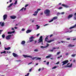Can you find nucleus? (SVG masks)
<instances>
[{
	"instance_id": "5fc2aeb1",
	"label": "nucleus",
	"mask_w": 76,
	"mask_h": 76,
	"mask_svg": "<svg viewBox=\"0 0 76 76\" xmlns=\"http://www.w3.org/2000/svg\"><path fill=\"white\" fill-rule=\"evenodd\" d=\"M66 39L67 40H70V38H67Z\"/></svg>"
},
{
	"instance_id": "37998d69",
	"label": "nucleus",
	"mask_w": 76,
	"mask_h": 76,
	"mask_svg": "<svg viewBox=\"0 0 76 76\" xmlns=\"http://www.w3.org/2000/svg\"><path fill=\"white\" fill-rule=\"evenodd\" d=\"M60 14H61V15H64V12H61L60 13Z\"/></svg>"
},
{
	"instance_id": "338daca9",
	"label": "nucleus",
	"mask_w": 76,
	"mask_h": 76,
	"mask_svg": "<svg viewBox=\"0 0 76 76\" xmlns=\"http://www.w3.org/2000/svg\"><path fill=\"white\" fill-rule=\"evenodd\" d=\"M52 36H53V34H51V35H50V37H52Z\"/></svg>"
},
{
	"instance_id": "9b49d317",
	"label": "nucleus",
	"mask_w": 76,
	"mask_h": 76,
	"mask_svg": "<svg viewBox=\"0 0 76 76\" xmlns=\"http://www.w3.org/2000/svg\"><path fill=\"white\" fill-rule=\"evenodd\" d=\"M12 55L14 57H18V54L15 53H12Z\"/></svg>"
},
{
	"instance_id": "680f3d73",
	"label": "nucleus",
	"mask_w": 76,
	"mask_h": 76,
	"mask_svg": "<svg viewBox=\"0 0 76 76\" xmlns=\"http://www.w3.org/2000/svg\"><path fill=\"white\" fill-rule=\"evenodd\" d=\"M32 62H31L30 63H29L28 64H32Z\"/></svg>"
},
{
	"instance_id": "39448f33",
	"label": "nucleus",
	"mask_w": 76,
	"mask_h": 76,
	"mask_svg": "<svg viewBox=\"0 0 76 76\" xmlns=\"http://www.w3.org/2000/svg\"><path fill=\"white\" fill-rule=\"evenodd\" d=\"M69 62V61L68 60H66V61H63L62 62V63H63V64H62V66H64V65H65L66 64H67V63Z\"/></svg>"
},
{
	"instance_id": "6ab92c4d",
	"label": "nucleus",
	"mask_w": 76,
	"mask_h": 76,
	"mask_svg": "<svg viewBox=\"0 0 76 76\" xmlns=\"http://www.w3.org/2000/svg\"><path fill=\"white\" fill-rule=\"evenodd\" d=\"M52 56V55L51 54H50L49 56H47L46 57V58H50V57H51Z\"/></svg>"
},
{
	"instance_id": "7c9ffc66",
	"label": "nucleus",
	"mask_w": 76,
	"mask_h": 76,
	"mask_svg": "<svg viewBox=\"0 0 76 76\" xmlns=\"http://www.w3.org/2000/svg\"><path fill=\"white\" fill-rule=\"evenodd\" d=\"M57 68V66H54L52 68V69H56Z\"/></svg>"
},
{
	"instance_id": "2f4dec72",
	"label": "nucleus",
	"mask_w": 76,
	"mask_h": 76,
	"mask_svg": "<svg viewBox=\"0 0 76 76\" xmlns=\"http://www.w3.org/2000/svg\"><path fill=\"white\" fill-rule=\"evenodd\" d=\"M23 9H24V7H23L19 11L20 12V11H21V12H22V11H23Z\"/></svg>"
},
{
	"instance_id": "cd10ccee",
	"label": "nucleus",
	"mask_w": 76,
	"mask_h": 76,
	"mask_svg": "<svg viewBox=\"0 0 76 76\" xmlns=\"http://www.w3.org/2000/svg\"><path fill=\"white\" fill-rule=\"evenodd\" d=\"M48 46H49V44L48 43H47L46 46H45V48H47V47H48Z\"/></svg>"
},
{
	"instance_id": "423d86ee",
	"label": "nucleus",
	"mask_w": 76,
	"mask_h": 76,
	"mask_svg": "<svg viewBox=\"0 0 76 76\" xmlns=\"http://www.w3.org/2000/svg\"><path fill=\"white\" fill-rule=\"evenodd\" d=\"M35 58H37L36 60H41V58L36 57H33L32 58V60H35Z\"/></svg>"
},
{
	"instance_id": "f257e3e1",
	"label": "nucleus",
	"mask_w": 76,
	"mask_h": 76,
	"mask_svg": "<svg viewBox=\"0 0 76 76\" xmlns=\"http://www.w3.org/2000/svg\"><path fill=\"white\" fill-rule=\"evenodd\" d=\"M49 36H47V37L45 38V41H47V42L48 43H50V42H51L53 41H54V39H50V40L48 41V37Z\"/></svg>"
},
{
	"instance_id": "f3484780",
	"label": "nucleus",
	"mask_w": 76,
	"mask_h": 76,
	"mask_svg": "<svg viewBox=\"0 0 76 76\" xmlns=\"http://www.w3.org/2000/svg\"><path fill=\"white\" fill-rule=\"evenodd\" d=\"M32 31V30H28L26 31V34H28V33H29L30 32H31Z\"/></svg>"
},
{
	"instance_id": "20e7f679",
	"label": "nucleus",
	"mask_w": 76,
	"mask_h": 76,
	"mask_svg": "<svg viewBox=\"0 0 76 76\" xmlns=\"http://www.w3.org/2000/svg\"><path fill=\"white\" fill-rule=\"evenodd\" d=\"M57 18H58V17L57 16L54 17L52 19L49 21V22H53L54 20L57 19Z\"/></svg>"
},
{
	"instance_id": "8fccbe9b",
	"label": "nucleus",
	"mask_w": 76,
	"mask_h": 76,
	"mask_svg": "<svg viewBox=\"0 0 76 76\" xmlns=\"http://www.w3.org/2000/svg\"><path fill=\"white\" fill-rule=\"evenodd\" d=\"M41 10V9H38L37 11H38H38H39V10Z\"/></svg>"
},
{
	"instance_id": "f8f14e48",
	"label": "nucleus",
	"mask_w": 76,
	"mask_h": 76,
	"mask_svg": "<svg viewBox=\"0 0 76 76\" xmlns=\"http://www.w3.org/2000/svg\"><path fill=\"white\" fill-rule=\"evenodd\" d=\"M15 32V31H13L11 32H8L7 33L8 34H14Z\"/></svg>"
},
{
	"instance_id": "5701e85b",
	"label": "nucleus",
	"mask_w": 76,
	"mask_h": 76,
	"mask_svg": "<svg viewBox=\"0 0 76 76\" xmlns=\"http://www.w3.org/2000/svg\"><path fill=\"white\" fill-rule=\"evenodd\" d=\"M13 5V3L9 5L7 7H10Z\"/></svg>"
},
{
	"instance_id": "4c0bfd02",
	"label": "nucleus",
	"mask_w": 76,
	"mask_h": 76,
	"mask_svg": "<svg viewBox=\"0 0 76 76\" xmlns=\"http://www.w3.org/2000/svg\"><path fill=\"white\" fill-rule=\"evenodd\" d=\"M53 49L52 50H49V51H50L51 52H53Z\"/></svg>"
},
{
	"instance_id": "13d9d810",
	"label": "nucleus",
	"mask_w": 76,
	"mask_h": 76,
	"mask_svg": "<svg viewBox=\"0 0 76 76\" xmlns=\"http://www.w3.org/2000/svg\"><path fill=\"white\" fill-rule=\"evenodd\" d=\"M28 6V4H26L25 6V7H27V6Z\"/></svg>"
},
{
	"instance_id": "a18cd8bd",
	"label": "nucleus",
	"mask_w": 76,
	"mask_h": 76,
	"mask_svg": "<svg viewBox=\"0 0 76 76\" xmlns=\"http://www.w3.org/2000/svg\"><path fill=\"white\" fill-rule=\"evenodd\" d=\"M59 63H60V62L58 61L56 63V64H59Z\"/></svg>"
},
{
	"instance_id": "e433bc0d",
	"label": "nucleus",
	"mask_w": 76,
	"mask_h": 76,
	"mask_svg": "<svg viewBox=\"0 0 76 76\" xmlns=\"http://www.w3.org/2000/svg\"><path fill=\"white\" fill-rule=\"evenodd\" d=\"M76 56V54H73L72 55V56L73 57H75V56Z\"/></svg>"
},
{
	"instance_id": "dca6fc26",
	"label": "nucleus",
	"mask_w": 76,
	"mask_h": 76,
	"mask_svg": "<svg viewBox=\"0 0 76 76\" xmlns=\"http://www.w3.org/2000/svg\"><path fill=\"white\" fill-rule=\"evenodd\" d=\"M72 16H73L72 14L69 15L68 17V18L69 19H70L71 18H72Z\"/></svg>"
},
{
	"instance_id": "412c9836",
	"label": "nucleus",
	"mask_w": 76,
	"mask_h": 76,
	"mask_svg": "<svg viewBox=\"0 0 76 76\" xmlns=\"http://www.w3.org/2000/svg\"><path fill=\"white\" fill-rule=\"evenodd\" d=\"M10 47H9L8 48H5V50H10Z\"/></svg>"
},
{
	"instance_id": "bf43d9fd",
	"label": "nucleus",
	"mask_w": 76,
	"mask_h": 76,
	"mask_svg": "<svg viewBox=\"0 0 76 76\" xmlns=\"http://www.w3.org/2000/svg\"><path fill=\"white\" fill-rule=\"evenodd\" d=\"M65 55H66V56H68V55H69V53H66Z\"/></svg>"
},
{
	"instance_id": "c03bdc74",
	"label": "nucleus",
	"mask_w": 76,
	"mask_h": 76,
	"mask_svg": "<svg viewBox=\"0 0 76 76\" xmlns=\"http://www.w3.org/2000/svg\"><path fill=\"white\" fill-rule=\"evenodd\" d=\"M11 29H12V30H14L13 31H15V29L13 27L11 28Z\"/></svg>"
},
{
	"instance_id": "79ce46f5",
	"label": "nucleus",
	"mask_w": 76,
	"mask_h": 76,
	"mask_svg": "<svg viewBox=\"0 0 76 76\" xmlns=\"http://www.w3.org/2000/svg\"><path fill=\"white\" fill-rule=\"evenodd\" d=\"M18 1H16L15 3H14V4L15 5L17 3V2Z\"/></svg>"
},
{
	"instance_id": "aec40b11",
	"label": "nucleus",
	"mask_w": 76,
	"mask_h": 76,
	"mask_svg": "<svg viewBox=\"0 0 76 76\" xmlns=\"http://www.w3.org/2000/svg\"><path fill=\"white\" fill-rule=\"evenodd\" d=\"M25 44V41L23 40L22 41L21 44H22V45H23L24 44Z\"/></svg>"
},
{
	"instance_id": "f704fd0d",
	"label": "nucleus",
	"mask_w": 76,
	"mask_h": 76,
	"mask_svg": "<svg viewBox=\"0 0 76 76\" xmlns=\"http://www.w3.org/2000/svg\"><path fill=\"white\" fill-rule=\"evenodd\" d=\"M76 15H74V20H76Z\"/></svg>"
},
{
	"instance_id": "09e8293b",
	"label": "nucleus",
	"mask_w": 76,
	"mask_h": 76,
	"mask_svg": "<svg viewBox=\"0 0 76 76\" xmlns=\"http://www.w3.org/2000/svg\"><path fill=\"white\" fill-rule=\"evenodd\" d=\"M34 41L33 39H31V40H30L29 42H31L32 41Z\"/></svg>"
},
{
	"instance_id": "ea45409f",
	"label": "nucleus",
	"mask_w": 76,
	"mask_h": 76,
	"mask_svg": "<svg viewBox=\"0 0 76 76\" xmlns=\"http://www.w3.org/2000/svg\"><path fill=\"white\" fill-rule=\"evenodd\" d=\"M49 24H45V25H44V26H47Z\"/></svg>"
},
{
	"instance_id": "69168bd1",
	"label": "nucleus",
	"mask_w": 76,
	"mask_h": 76,
	"mask_svg": "<svg viewBox=\"0 0 76 76\" xmlns=\"http://www.w3.org/2000/svg\"><path fill=\"white\" fill-rule=\"evenodd\" d=\"M61 42H62V43H63V42H63V41H61Z\"/></svg>"
},
{
	"instance_id": "864d4df0",
	"label": "nucleus",
	"mask_w": 76,
	"mask_h": 76,
	"mask_svg": "<svg viewBox=\"0 0 76 76\" xmlns=\"http://www.w3.org/2000/svg\"><path fill=\"white\" fill-rule=\"evenodd\" d=\"M3 31V30H0V34H1V32Z\"/></svg>"
},
{
	"instance_id": "2eb2a0df",
	"label": "nucleus",
	"mask_w": 76,
	"mask_h": 76,
	"mask_svg": "<svg viewBox=\"0 0 76 76\" xmlns=\"http://www.w3.org/2000/svg\"><path fill=\"white\" fill-rule=\"evenodd\" d=\"M76 24L74 25L73 26L69 28V29H72V28H76Z\"/></svg>"
},
{
	"instance_id": "4468645a",
	"label": "nucleus",
	"mask_w": 76,
	"mask_h": 76,
	"mask_svg": "<svg viewBox=\"0 0 76 76\" xmlns=\"http://www.w3.org/2000/svg\"><path fill=\"white\" fill-rule=\"evenodd\" d=\"M10 36H11L10 35H8V36L6 37V39H7V40H9V39H10Z\"/></svg>"
},
{
	"instance_id": "603ef678",
	"label": "nucleus",
	"mask_w": 76,
	"mask_h": 76,
	"mask_svg": "<svg viewBox=\"0 0 76 76\" xmlns=\"http://www.w3.org/2000/svg\"><path fill=\"white\" fill-rule=\"evenodd\" d=\"M49 62H47L46 63V64H47V65H49Z\"/></svg>"
},
{
	"instance_id": "052dcab7",
	"label": "nucleus",
	"mask_w": 76,
	"mask_h": 76,
	"mask_svg": "<svg viewBox=\"0 0 76 76\" xmlns=\"http://www.w3.org/2000/svg\"><path fill=\"white\" fill-rule=\"evenodd\" d=\"M41 71V69L40 68H39L38 70V72H40V71Z\"/></svg>"
},
{
	"instance_id": "0eeeda50",
	"label": "nucleus",
	"mask_w": 76,
	"mask_h": 76,
	"mask_svg": "<svg viewBox=\"0 0 76 76\" xmlns=\"http://www.w3.org/2000/svg\"><path fill=\"white\" fill-rule=\"evenodd\" d=\"M70 64V63H69L67 64V65L65 66L64 67L65 68H67V67H71L72 66V64H71L70 65H68Z\"/></svg>"
},
{
	"instance_id": "c756f323",
	"label": "nucleus",
	"mask_w": 76,
	"mask_h": 76,
	"mask_svg": "<svg viewBox=\"0 0 76 76\" xmlns=\"http://www.w3.org/2000/svg\"><path fill=\"white\" fill-rule=\"evenodd\" d=\"M74 45H73L71 44H70L69 45V47H74Z\"/></svg>"
},
{
	"instance_id": "6e6d98bb",
	"label": "nucleus",
	"mask_w": 76,
	"mask_h": 76,
	"mask_svg": "<svg viewBox=\"0 0 76 76\" xmlns=\"http://www.w3.org/2000/svg\"><path fill=\"white\" fill-rule=\"evenodd\" d=\"M56 49H57V48H53V49L54 50Z\"/></svg>"
},
{
	"instance_id": "58836bf2",
	"label": "nucleus",
	"mask_w": 76,
	"mask_h": 76,
	"mask_svg": "<svg viewBox=\"0 0 76 76\" xmlns=\"http://www.w3.org/2000/svg\"><path fill=\"white\" fill-rule=\"evenodd\" d=\"M60 54V52H58V53H57V55H59Z\"/></svg>"
},
{
	"instance_id": "a19ab883",
	"label": "nucleus",
	"mask_w": 76,
	"mask_h": 76,
	"mask_svg": "<svg viewBox=\"0 0 76 76\" xmlns=\"http://www.w3.org/2000/svg\"><path fill=\"white\" fill-rule=\"evenodd\" d=\"M29 73H28L27 75H26L25 76H29Z\"/></svg>"
},
{
	"instance_id": "9d476101",
	"label": "nucleus",
	"mask_w": 76,
	"mask_h": 76,
	"mask_svg": "<svg viewBox=\"0 0 76 76\" xmlns=\"http://www.w3.org/2000/svg\"><path fill=\"white\" fill-rule=\"evenodd\" d=\"M38 13V11H36L35 12H34V13L33 14V15L34 16H37Z\"/></svg>"
},
{
	"instance_id": "72a5a7b5",
	"label": "nucleus",
	"mask_w": 76,
	"mask_h": 76,
	"mask_svg": "<svg viewBox=\"0 0 76 76\" xmlns=\"http://www.w3.org/2000/svg\"><path fill=\"white\" fill-rule=\"evenodd\" d=\"M61 57H62V55H61L60 56L58 57H57V59H58L59 58H61Z\"/></svg>"
},
{
	"instance_id": "6e6552de",
	"label": "nucleus",
	"mask_w": 76,
	"mask_h": 76,
	"mask_svg": "<svg viewBox=\"0 0 76 76\" xmlns=\"http://www.w3.org/2000/svg\"><path fill=\"white\" fill-rule=\"evenodd\" d=\"M3 20H5L6 19H7V15L6 14H5L3 15Z\"/></svg>"
},
{
	"instance_id": "774afa93",
	"label": "nucleus",
	"mask_w": 76,
	"mask_h": 76,
	"mask_svg": "<svg viewBox=\"0 0 76 76\" xmlns=\"http://www.w3.org/2000/svg\"><path fill=\"white\" fill-rule=\"evenodd\" d=\"M34 42H35L34 44H35L36 43V42H37V41L35 40L34 41Z\"/></svg>"
},
{
	"instance_id": "3c124183",
	"label": "nucleus",
	"mask_w": 76,
	"mask_h": 76,
	"mask_svg": "<svg viewBox=\"0 0 76 76\" xmlns=\"http://www.w3.org/2000/svg\"><path fill=\"white\" fill-rule=\"evenodd\" d=\"M62 9V7H59V8L58 9Z\"/></svg>"
},
{
	"instance_id": "4be33fe9",
	"label": "nucleus",
	"mask_w": 76,
	"mask_h": 76,
	"mask_svg": "<svg viewBox=\"0 0 76 76\" xmlns=\"http://www.w3.org/2000/svg\"><path fill=\"white\" fill-rule=\"evenodd\" d=\"M35 38L33 36H31L29 38V39H35Z\"/></svg>"
},
{
	"instance_id": "b1692460",
	"label": "nucleus",
	"mask_w": 76,
	"mask_h": 76,
	"mask_svg": "<svg viewBox=\"0 0 76 76\" xmlns=\"http://www.w3.org/2000/svg\"><path fill=\"white\" fill-rule=\"evenodd\" d=\"M23 56H24L25 58H26V57H28V55H23Z\"/></svg>"
},
{
	"instance_id": "ddd939ff",
	"label": "nucleus",
	"mask_w": 76,
	"mask_h": 76,
	"mask_svg": "<svg viewBox=\"0 0 76 76\" xmlns=\"http://www.w3.org/2000/svg\"><path fill=\"white\" fill-rule=\"evenodd\" d=\"M61 5L62 6L64 7H66V8H68V7H69V6L66 5L62 4Z\"/></svg>"
},
{
	"instance_id": "1a4fd4ad",
	"label": "nucleus",
	"mask_w": 76,
	"mask_h": 76,
	"mask_svg": "<svg viewBox=\"0 0 76 76\" xmlns=\"http://www.w3.org/2000/svg\"><path fill=\"white\" fill-rule=\"evenodd\" d=\"M10 18L12 19H15L16 18V16L15 15H12L10 16Z\"/></svg>"
},
{
	"instance_id": "de8ad7c7",
	"label": "nucleus",
	"mask_w": 76,
	"mask_h": 76,
	"mask_svg": "<svg viewBox=\"0 0 76 76\" xmlns=\"http://www.w3.org/2000/svg\"><path fill=\"white\" fill-rule=\"evenodd\" d=\"M21 31H25V29L24 28H22L21 29Z\"/></svg>"
},
{
	"instance_id": "c85d7f7f",
	"label": "nucleus",
	"mask_w": 76,
	"mask_h": 76,
	"mask_svg": "<svg viewBox=\"0 0 76 76\" xmlns=\"http://www.w3.org/2000/svg\"><path fill=\"white\" fill-rule=\"evenodd\" d=\"M40 48H42V49H43V48H45V47H44L42 46H40Z\"/></svg>"
},
{
	"instance_id": "a878e982",
	"label": "nucleus",
	"mask_w": 76,
	"mask_h": 76,
	"mask_svg": "<svg viewBox=\"0 0 76 76\" xmlns=\"http://www.w3.org/2000/svg\"><path fill=\"white\" fill-rule=\"evenodd\" d=\"M6 53V51H3L2 52H1V54H3V53L5 54V53Z\"/></svg>"
},
{
	"instance_id": "a211bd4d",
	"label": "nucleus",
	"mask_w": 76,
	"mask_h": 76,
	"mask_svg": "<svg viewBox=\"0 0 76 76\" xmlns=\"http://www.w3.org/2000/svg\"><path fill=\"white\" fill-rule=\"evenodd\" d=\"M1 25V26H4V22H0V25Z\"/></svg>"
},
{
	"instance_id": "393cba45",
	"label": "nucleus",
	"mask_w": 76,
	"mask_h": 76,
	"mask_svg": "<svg viewBox=\"0 0 76 76\" xmlns=\"http://www.w3.org/2000/svg\"><path fill=\"white\" fill-rule=\"evenodd\" d=\"M2 37L3 38H4V37H5V34H3L2 35Z\"/></svg>"
},
{
	"instance_id": "49530a36",
	"label": "nucleus",
	"mask_w": 76,
	"mask_h": 76,
	"mask_svg": "<svg viewBox=\"0 0 76 76\" xmlns=\"http://www.w3.org/2000/svg\"><path fill=\"white\" fill-rule=\"evenodd\" d=\"M40 27V26H38L37 28V29H38Z\"/></svg>"
},
{
	"instance_id": "4d7b16f0",
	"label": "nucleus",
	"mask_w": 76,
	"mask_h": 76,
	"mask_svg": "<svg viewBox=\"0 0 76 76\" xmlns=\"http://www.w3.org/2000/svg\"><path fill=\"white\" fill-rule=\"evenodd\" d=\"M39 35H40V34H39H39H37V37H38V36H39Z\"/></svg>"
},
{
	"instance_id": "473e14b6",
	"label": "nucleus",
	"mask_w": 76,
	"mask_h": 76,
	"mask_svg": "<svg viewBox=\"0 0 76 76\" xmlns=\"http://www.w3.org/2000/svg\"><path fill=\"white\" fill-rule=\"evenodd\" d=\"M27 57H30V58H31L32 60V56H27Z\"/></svg>"
},
{
	"instance_id": "f03ea898",
	"label": "nucleus",
	"mask_w": 76,
	"mask_h": 76,
	"mask_svg": "<svg viewBox=\"0 0 76 76\" xmlns=\"http://www.w3.org/2000/svg\"><path fill=\"white\" fill-rule=\"evenodd\" d=\"M44 13L46 16H49L50 13V10H46L44 11Z\"/></svg>"
},
{
	"instance_id": "e2e57ef3",
	"label": "nucleus",
	"mask_w": 76,
	"mask_h": 76,
	"mask_svg": "<svg viewBox=\"0 0 76 76\" xmlns=\"http://www.w3.org/2000/svg\"><path fill=\"white\" fill-rule=\"evenodd\" d=\"M41 15H43V13L41 12L40 14Z\"/></svg>"
},
{
	"instance_id": "bb28decb",
	"label": "nucleus",
	"mask_w": 76,
	"mask_h": 76,
	"mask_svg": "<svg viewBox=\"0 0 76 76\" xmlns=\"http://www.w3.org/2000/svg\"><path fill=\"white\" fill-rule=\"evenodd\" d=\"M34 52H38V49H36L34 50Z\"/></svg>"
},
{
	"instance_id": "c9c22d12",
	"label": "nucleus",
	"mask_w": 76,
	"mask_h": 76,
	"mask_svg": "<svg viewBox=\"0 0 76 76\" xmlns=\"http://www.w3.org/2000/svg\"><path fill=\"white\" fill-rule=\"evenodd\" d=\"M32 68H31V69H29V71H28V72H31L32 71Z\"/></svg>"
},
{
	"instance_id": "7ed1b4c3",
	"label": "nucleus",
	"mask_w": 76,
	"mask_h": 76,
	"mask_svg": "<svg viewBox=\"0 0 76 76\" xmlns=\"http://www.w3.org/2000/svg\"><path fill=\"white\" fill-rule=\"evenodd\" d=\"M39 42L38 43H41L42 42V45H43V42L42 40V36H41L40 37L39 39L38 40Z\"/></svg>"
},
{
	"instance_id": "0e129e2a",
	"label": "nucleus",
	"mask_w": 76,
	"mask_h": 76,
	"mask_svg": "<svg viewBox=\"0 0 76 76\" xmlns=\"http://www.w3.org/2000/svg\"><path fill=\"white\" fill-rule=\"evenodd\" d=\"M15 29H16L18 28V27H14Z\"/></svg>"
}]
</instances>
